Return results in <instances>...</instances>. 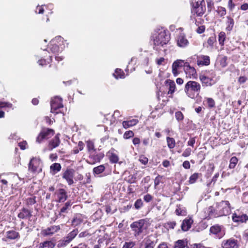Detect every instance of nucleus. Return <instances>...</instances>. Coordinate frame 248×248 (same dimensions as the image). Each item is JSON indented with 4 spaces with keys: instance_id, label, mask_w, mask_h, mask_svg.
Masks as SVG:
<instances>
[{
    "instance_id": "5",
    "label": "nucleus",
    "mask_w": 248,
    "mask_h": 248,
    "mask_svg": "<svg viewBox=\"0 0 248 248\" xmlns=\"http://www.w3.org/2000/svg\"><path fill=\"white\" fill-rule=\"evenodd\" d=\"M206 10L205 3L204 0H194L192 2L191 13L197 16H202Z\"/></svg>"
},
{
    "instance_id": "40",
    "label": "nucleus",
    "mask_w": 248,
    "mask_h": 248,
    "mask_svg": "<svg viewBox=\"0 0 248 248\" xmlns=\"http://www.w3.org/2000/svg\"><path fill=\"white\" fill-rule=\"evenodd\" d=\"M105 167L104 165H100L96 167H95L93 169V172L96 174H99L103 172L105 170Z\"/></svg>"
},
{
    "instance_id": "16",
    "label": "nucleus",
    "mask_w": 248,
    "mask_h": 248,
    "mask_svg": "<svg viewBox=\"0 0 248 248\" xmlns=\"http://www.w3.org/2000/svg\"><path fill=\"white\" fill-rule=\"evenodd\" d=\"M60 230V226H52L46 229L42 230L41 234L43 236H51Z\"/></svg>"
},
{
    "instance_id": "50",
    "label": "nucleus",
    "mask_w": 248,
    "mask_h": 248,
    "mask_svg": "<svg viewBox=\"0 0 248 248\" xmlns=\"http://www.w3.org/2000/svg\"><path fill=\"white\" fill-rule=\"evenodd\" d=\"M45 7H46V6H45ZM44 6H37L36 8L35 12L39 14H44Z\"/></svg>"
},
{
    "instance_id": "3",
    "label": "nucleus",
    "mask_w": 248,
    "mask_h": 248,
    "mask_svg": "<svg viewBox=\"0 0 248 248\" xmlns=\"http://www.w3.org/2000/svg\"><path fill=\"white\" fill-rule=\"evenodd\" d=\"M103 123L107 124H128L129 123L137 124L139 123V120L137 119V117H135V118H129V120H123V117L121 114V112L119 110H116L114 111L113 115H106Z\"/></svg>"
},
{
    "instance_id": "29",
    "label": "nucleus",
    "mask_w": 248,
    "mask_h": 248,
    "mask_svg": "<svg viewBox=\"0 0 248 248\" xmlns=\"http://www.w3.org/2000/svg\"><path fill=\"white\" fill-rule=\"evenodd\" d=\"M52 61V57L49 56L47 59H41L38 60V63L41 66H45L48 64H50Z\"/></svg>"
},
{
    "instance_id": "8",
    "label": "nucleus",
    "mask_w": 248,
    "mask_h": 248,
    "mask_svg": "<svg viewBox=\"0 0 248 248\" xmlns=\"http://www.w3.org/2000/svg\"><path fill=\"white\" fill-rule=\"evenodd\" d=\"M66 41L60 36L55 37L51 40L49 44V48L51 52L53 53H58L60 50V46H62V44L66 42Z\"/></svg>"
},
{
    "instance_id": "35",
    "label": "nucleus",
    "mask_w": 248,
    "mask_h": 248,
    "mask_svg": "<svg viewBox=\"0 0 248 248\" xmlns=\"http://www.w3.org/2000/svg\"><path fill=\"white\" fill-rule=\"evenodd\" d=\"M186 62V61L182 60H177L172 63V67L178 69L179 67H183V64Z\"/></svg>"
},
{
    "instance_id": "14",
    "label": "nucleus",
    "mask_w": 248,
    "mask_h": 248,
    "mask_svg": "<svg viewBox=\"0 0 248 248\" xmlns=\"http://www.w3.org/2000/svg\"><path fill=\"white\" fill-rule=\"evenodd\" d=\"M75 170L73 169H67L62 174V178L65 180L69 185L74 183L73 178Z\"/></svg>"
},
{
    "instance_id": "37",
    "label": "nucleus",
    "mask_w": 248,
    "mask_h": 248,
    "mask_svg": "<svg viewBox=\"0 0 248 248\" xmlns=\"http://www.w3.org/2000/svg\"><path fill=\"white\" fill-rule=\"evenodd\" d=\"M238 162V159L235 156L232 157L230 160V164L229 166V168L230 169H232L235 168L236 165Z\"/></svg>"
},
{
    "instance_id": "31",
    "label": "nucleus",
    "mask_w": 248,
    "mask_h": 248,
    "mask_svg": "<svg viewBox=\"0 0 248 248\" xmlns=\"http://www.w3.org/2000/svg\"><path fill=\"white\" fill-rule=\"evenodd\" d=\"M216 12L220 17H224V16L226 15L227 13L226 8L222 6H218L216 10Z\"/></svg>"
},
{
    "instance_id": "53",
    "label": "nucleus",
    "mask_w": 248,
    "mask_h": 248,
    "mask_svg": "<svg viewBox=\"0 0 248 248\" xmlns=\"http://www.w3.org/2000/svg\"><path fill=\"white\" fill-rule=\"evenodd\" d=\"M119 160V158L117 155L114 154H112L110 156V161L112 163H117Z\"/></svg>"
},
{
    "instance_id": "64",
    "label": "nucleus",
    "mask_w": 248,
    "mask_h": 248,
    "mask_svg": "<svg viewBox=\"0 0 248 248\" xmlns=\"http://www.w3.org/2000/svg\"><path fill=\"white\" fill-rule=\"evenodd\" d=\"M240 9L244 11L248 10V3H245L242 4L240 7Z\"/></svg>"
},
{
    "instance_id": "32",
    "label": "nucleus",
    "mask_w": 248,
    "mask_h": 248,
    "mask_svg": "<svg viewBox=\"0 0 248 248\" xmlns=\"http://www.w3.org/2000/svg\"><path fill=\"white\" fill-rule=\"evenodd\" d=\"M226 35L224 31H221L218 34V42L221 46L224 45V42L226 40Z\"/></svg>"
},
{
    "instance_id": "30",
    "label": "nucleus",
    "mask_w": 248,
    "mask_h": 248,
    "mask_svg": "<svg viewBox=\"0 0 248 248\" xmlns=\"http://www.w3.org/2000/svg\"><path fill=\"white\" fill-rule=\"evenodd\" d=\"M61 168L60 164L55 163L50 166V169L51 171L53 172V174H55L60 171Z\"/></svg>"
},
{
    "instance_id": "49",
    "label": "nucleus",
    "mask_w": 248,
    "mask_h": 248,
    "mask_svg": "<svg viewBox=\"0 0 248 248\" xmlns=\"http://www.w3.org/2000/svg\"><path fill=\"white\" fill-rule=\"evenodd\" d=\"M81 222L82 219L80 218L76 217L73 219L72 223L73 225L76 226L80 224Z\"/></svg>"
},
{
    "instance_id": "20",
    "label": "nucleus",
    "mask_w": 248,
    "mask_h": 248,
    "mask_svg": "<svg viewBox=\"0 0 248 248\" xmlns=\"http://www.w3.org/2000/svg\"><path fill=\"white\" fill-rule=\"evenodd\" d=\"M56 195L58 198L57 202H63L68 198L66 191L63 188L58 189L56 192Z\"/></svg>"
},
{
    "instance_id": "59",
    "label": "nucleus",
    "mask_w": 248,
    "mask_h": 248,
    "mask_svg": "<svg viewBox=\"0 0 248 248\" xmlns=\"http://www.w3.org/2000/svg\"><path fill=\"white\" fill-rule=\"evenodd\" d=\"M248 78L247 77H245V76H241L238 79V82L239 84H243V83H244L246 82V81L247 80Z\"/></svg>"
},
{
    "instance_id": "2",
    "label": "nucleus",
    "mask_w": 248,
    "mask_h": 248,
    "mask_svg": "<svg viewBox=\"0 0 248 248\" xmlns=\"http://www.w3.org/2000/svg\"><path fill=\"white\" fill-rule=\"evenodd\" d=\"M231 211L230 203L227 201H222L216 203V208L210 206L207 212L210 217H217L228 215Z\"/></svg>"
},
{
    "instance_id": "6",
    "label": "nucleus",
    "mask_w": 248,
    "mask_h": 248,
    "mask_svg": "<svg viewBox=\"0 0 248 248\" xmlns=\"http://www.w3.org/2000/svg\"><path fill=\"white\" fill-rule=\"evenodd\" d=\"M130 227L134 232L135 236H138L143 233L147 228V224L144 219L135 221L130 225Z\"/></svg>"
},
{
    "instance_id": "13",
    "label": "nucleus",
    "mask_w": 248,
    "mask_h": 248,
    "mask_svg": "<svg viewBox=\"0 0 248 248\" xmlns=\"http://www.w3.org/2000/svg\"><path fill=\"white\" fill-rule=\"evenodd\" d=\"M233 222L238 224L246 223L248 220V216L240 210H236L232 215Z\"/></svg>"
},
{
    "instance_id": "9",
    "label": "nucleus",
    "mask_w": 248,
    "mask_h": 248,
    "mask_svg": "<svg viewBox=\"0 0 248 248\" xmlns=\"http://www.w3.org/2000/svg\"><path fill=\"white\" fill-rule=\"evenodd\" d=\"M51 112L52 113H59L61 112V109L63 108L62 99L59 96L53 98L50 102Z\"/></svg>"
},
{
    "instance_id": "57",
    "label": "nucleus",
    "mask_w": 248,
    "mask_h": 248,
    "mask_svg": "<svg viewBox=\"0 0 248 248\" xmlns=\"http://www.w3.org/2000/svg\"><path fill=\"white\" fill-rule=\"evenodd\" d=\"M140 161L144 165H146L147 164L148 162V159L146 157L144 156H141L139 158Z\"/></svg>"
},
{
    "instance_id": "18",
    "label": "nucleus",
    "mask_w": 248,
    "mask_h": 248,
    "mask_svg": "<svg viewBox=\"0 0 248 248\" xmlns=\"http://www.w3.org/2000/svg\"><path fill=\"white\" fill-rule=\"evenodd\" d=\"M165 85L168 88V94L169 97H172L173 94L175 92L176 85L174 81L170 79H168L165 81Z\"/></svg>"
},
{
    "instance_id": "28",
    "label": "nucleus",
    "mask_w": 248,
    "mask_h": 248,
    "mask_svg": "<svg viewBox=\"0 0 248 248\" xmlns=\"http://www.w3.org/2000/svg\"><path fill=\"white\" fill-rule=\"evenodd\" d=\"M113 75L116 79L124 78H125V74L123 70L120 68L116 69Z\"/></svg>"
},
{
    "instance_id": "12",
    "label": "nucleus",
    "mask_w": 248,
    "mask_h": 248,
    "mask_svg": "<svg viewBox=\"0 0 248 248\" xmlns=\"http://www.w3.org/2000/svg\"><path fill=\"white\" fill-rule=\"evenodd\" d=\"M78 233V231L77 229H74L72 231L70 232L66 236L58 242V246L59 247H64L66 246L75 238Z\"/></svg>"
},
{
    "instance_id": "55",
    "label": "nucleus",
    "mask_w": 248,
    "mask_h": 248,
    "mask_svg": "<svg viewBox=\"0 0 248 248\" xmlns=\"http://www.w3.org/2000/svg\"><path fill=\"white\" fill-rule=\"evenodd\" d=\"M235 4L233 2L232 0H229L228 3V7L230 11H232L234 8Z\"/></svg>"
},
{
    "instance_id": "19",
    "label": "nucleus",
    "mask_w": 248,
    "mask_h": 248,
    "mask_svg": "<svg viewBox=\"0 0 248 248\" xmlns=\"http://www.w3.org/2000/svg\"><path fill=\"white\" fill-rule=\"evenodd\" d=\"M221 246L223 248H238L237 240L233 238L224 240L222 242Z\"/></svg>"
},
{
    "instance_id": "26",
    "label": "nucleus",
    "mask_w": 248,
    "mask_h": 248,
    "mask_svg": "<svg viewBox=\"0 0 248 248\" xmlns=\"http://www.w3.org/2000/svg\"><path fill=\"white\" fill-rule=\"evenodd\" d=\"M55 243L52 240L46 241L39 245V248H54Z\"/></svg>"
},
{
    "instance_id": "21",
    "label": "nucleus",
    "mask_w": 248,
    "mask_h": 248,
    "mask_svg": "<svg viewBox=\"0 0 248 248\" xmlns=\"http://www.w3.org/2000/svg\"><path fill=\"white\" fill-rule=\"evenodd\" d=\"M177 45L180 47H185L189 44L188 41L186 39L184 33H180L177 38Z\"/></svg>"
},
{
    "instance_id": "52",
    "label": "nucleus",
    "mask_w": 248,
    "mask_h": 248,
    "mask_svg": "<svg viewBox=\"0 0 248 248\" xmlns=\"http://www.w3.org/2000/svg\"><path fill=\"white\" fill-rule=\"evenodd\" d=\"M135 245L133 242H125L122 248H133Z\"/></svg>"
},
{
    "instance_id": "39",
    "label": "nucleus",
    "mask_w": 248,
    "mask_h": 248,
    "mask_svg": "<svg viewBox=\"0 0 248 248\" xmlns=\"http://www.w3.org/2000/svg\"><path fill=\"white\" fill-rule=\"evenodd\" d=\"M167 144L169 148L173 149L175 146V141L173 138L167 137Z\"/></svg>"
},
{
    "instance_id": "1",
    "label": "nucleus",
    "mask_w": 248,
    "mask_h": 248,
    "mask_svg": "<svg viewBox=\"0 0 248 248\" xmlns=\"http://www.w3.org/2000/svg\"><path fill=\"white\" fill-rule=\"evenodd\" d=\"M170 39V33L163 28L159 29L156 33L151 36V42H152L153 48L154 50L160 51L162 47H165Z\"/></svg>"
},
{
    "instance_id": "62",
    "label": "nucleus",
    "mask_w": 248,
    "mask_h": 248,
    "mask_svg": "<svg viewBox=\"0 0 248 248\" xmlns=\"http://www.w3.org/2000/svg\"><path fill=\"white\" fill-rule=\"evenodd\" d=\"M227 58L226 56H224L221 60L220 61V64L222 65V67H225L227 65Z\"/></svg>"
},
{
    "instance_id": "17",
    "label": "nucleus",
    "mask_w": 248,
    "mask_h": 248,
    "mask_svg": "<svg viewBox=\"0 0 248 248\" xmlns=\"http://www.w3.org/2000/svg\"><path fill=\"white\" fill-rule=\"evenodd\" d=\"M197 64L199 66H208L210 64V58L207 55L197 56Z\"/></svg>"
},
{
    "instance_id": "44",
    "label": "nucleus",
    "mask_w": 248,
    "mask_h": 248,
    "mask_svg": "<svg viewBox=\"0 0 248 248\" xmlns=\"http://www.w3.org/2000/svg\"><path fill=\"white\" fill-rule=\"evenodd\" d=\"M35 202L36 201L35 197H30L27 199L26 200V204L28 205H32L34 204Z\"/></svg>"
},
{
    "instance_id": "23",
    "label": "nucleus",
    "mask_w": 248,
    "mask_h": 248,
    "mask_svg": "<svg viewBox=\"0 0 248 248\" xmlns=\"http://www.w3.org/2000/svg\"><path fill=\"white\" fill-rule=\"evenodd\" d=\"M31 216V212L25 208H23L17 215L21 219H29Z\"/></svg>"
},
{
    "instance_id": "61",
    "label": "nucleus",
    "mask_w": 248,
    "mask_h": 248,
    "mask_svg": "<svg viewBox=\"0 0 248 248\" xmlns=\"http://www.w3.org/2000/svg\"><path fill=\"white\" fill-rule=\"evenodd\" d=\"M207 8L209 11H211L212 8L214 7V2L211 0H208L207 1Z\"/></svg>"
},
{
    "instance_id": "25",
    "label": "nucleus",
    "mask_w": 248,
    "mask_h": 248,
    "mask_svg": "<svg viewBox=\"0 0 248 248\" xmlns=\"http://www.w3.org/2000/svg\"><path fill=\"white\" fill-rule=\"evenodd\" d=\"M226 24V27L225 29L226 31L230 32L232 30L234 25V21L233 19L230 16H227Z\"/></svg>"
},
{
    "instance_id": "42",
    "label": "nucleus",
    "mask_w": 248,
    "mask_h": 248,
    "mask_svg": "<svg viewBox=\"0 0 248 248\" xmlns=\"http://www.w3.org/2000/svg\"><path fill=\"white\" fill-rule=\"evenodd\" d=\"M216 41V37L215 35H214L213 36H210L208 38L207 43L210 46L213 47Z\"/></svg>"
},
{
    "instance_id": "33",
    "label": "nucleus",
    "mask_w": 248,
    "mask_h": 248,
    "mask_svg": "<svg viewBox=\"0 0 248 248\" xmlns=\"http://www.w3.org/2000/svg\"><path fill=\"white\" fill-rule=\"evenodd\" d=\"M18 233L14 231H10L7 232V238L10 239H15L18 237Z\"/></svg>"
},
{
    "instance_id": "48",
    "label": "nucleus",
    "mask_w": 248,
    "mask_h": 248,
    "mask_svg": "<svg viewBox=\"0 0 248 248\" xmlns=\"http://www.w3.org/2000/svg\"><path fill=\"white\" fill-rule=\"evenodd\" d=\"M206 27L204 25H201L196 29V31L198 34H202L205 31Z\"/></svg>"
},
{
    "instance_id": "54",
    "label": "nucleus",
    "mask_w": 248,
    "mask_h": 248,
    "mask_svg": "<svg viewBox=\"0 0 248 248\" xmlns=\"http://www.w3.org/2000/svg\"><path fill=\"white\" fill-rule=\"evenodd\" d=\"M44 122L47 124H51L53 123H55V120L53 118L51 119L48 116H46L44 118Z\"/></svg>"
},
{
    "instance_id": "60",
    "label": "nucleus",
    "mask_w": 248,
    "mask_h": 248,
    "mask_svg": "<svg viewBox=\"0 0 248 248\" xmlns=\"http://www.w3.org/2000/svg\"><path fill=\"white\" fill-rule=\"evenodd\" d=\"M91 173H87L85 174L86 177V180L84 181L85 184H89L91 182Z\"/></svg>"
},
{
    "instance_id": "38",
    "label": "nucleus",
    "mask_w": 248,
    "mask_h": 248,
    "mask_svg": "<svg viewBox=\"0 0 248 248\" xmlns=\"http://www.w3.org/2000/svg\"><path fill=\"white\" fill-rule=\"evenodd\" d=\"M186 246V242L184 240H179L175 242L174 248H185Z\"/></svg>"
},
{
    "instance_id": "46",
    "label": "nucleus",
    "mask_w": 248,
    "mask_h": 248,
    "mask_svg": "<svg viewBox=\"0 0 248 248\" xmlns=\"http://www.w3.org/2000/svg\"><path fill=\"white\" fill-rule=\"evenodd\" d=\"M143 205V202L142 200L140 199H138L135 202L134 206L136 209H139Z\"/></svg>"
},
{
    "instance_id": "45",
    "label": "nucleus",
    "mask_w": 248,
    "mask_h": 248,
    "mask_svg": "<svg viewBox=\"0 0 248 248\" xmlns=\"http://www.w3.org/2000/svg\"><path fill=\"white\" fill-rule=\"evenodd\" d=\"M13 105L9 102L0 101V108H11Z\"/></svg>"
},
{
    "instance_id": "43",
    "label": "nucleus",
    "mask_w": 248,
    "mask_h": 248,
    "mask_svg": "<svg viewBox=\"0 0 248 248\" xmlns=\"http://www.w3.org/2000/svg\"><path fill=\"white\" fill-rule=\"evenodd\" d=\"M87 147L89 152L95 151L94 143L92 141L88 140L87 141Z\"/></svg>"
},
{
    "instance_id": "4",
    "label": "nucleus",
    "mask_w": 248,
    "mask_h": 248,
    "mask_svg": "<svg viewBox=\"0 0 248 248\" xmlns=\"http://www.w3.org/2000/svg\"><path fill=\"white\" fill-rule=\"evenodd\" d=\"M202 90V85L198 81L189 80L184 87V91L186 96L190 98L195 99L196 97L199 96Z\"/></svg>"
},
{
    "instance_id": "7",
    "label": "nucleus",
    "mask_w": 248,
    "mask_h": 248,
    "mask_svg": "<svg viewBox=\"0 0 248 248\" xmlns=\"http://www.w3.org/2000/svg\"><path fill=\"white\" fill-rule=\"evenodd\" d=\"M191 59L189 58L186 60V62L183 64L184 71L189 78H196L197 76V71L195 67L191 65Z\"/></svg>"
},
{
    "instance_id": "11",
    "label": "nucleus",
    "mask_w": 248,
    "mask_h": 248,
    "mask_svg": "<svg viewBox=\"0 0 248 248\" xmlns=\"http://www.w3.org/2000/svg\"><path fill=\"white\" fill-rule=\"evenodd\" d=\"M54 134L55 132L53 129L48 128H43L42 129L36 138V142L40 143L43 140L49 139L52 137Z\"/></svg>"
},
{
    "instance_id": "10",
    "label": "nucleus",
    "mask_w": 248,
    "mask_h": 248,
    "mask_svg": "<svg viewBox=\"0 0 248 248\" xmlns=\"http://www.w3.org/2000/svg\"><path fill=\"white\" fill-rule=\"evenodd\" d=\"M209 71H205L202 72L199 75V79L203 87H211L214 85L216 82L213 79V77H210L208 76V73Z\"/></svg>"
},
{
    "instance_id": "22",
    "label": "nucleus",
    "mask_w": 248,
    "mask_h": 248,
    "mask_svg": "<svg viewBox=\"0 0 248 248\" xmlns=\"http://www.w3.org/2000/svg\"><path fill=\"white\" fill-rule=\"evenodd\" d=\"M60 143V140L59 139V134H57L53 139L50 140L48 145V148L49 150H52L53 149L57 147Z\"/></svg>"
},
{
    "instance_id": "47",
    "label": "nucleus",
    "mask_w": 248,
    "mask_h": 248,
    "mask_svg": "<svg viewBox=\"0 0 248 248\" xmlns=\"http://www.w3.org/2000/svg\"><path fill=\"white\" fill-rule=\"evenodd\" d=\"M134 136V133L132 131L129 130L125 131L124 134V138L125 139H128Z\"/></svg>"
},
{
    "instance_id": "56",
    "label": "nucleus",
    "mask_w": 248,
    "mask_h": 248,
    "mask_svg": "<svg viewBox=\"0 0 248 248\" xmlns=\"http://www.w3.org/2000/svg\"><path fill=\"white\" fill-rule=\"evenodd\" d=\"M191 149L190 148H186L183 152L182 155L185 157H187L191 154Z\"/></svg>"
},
{
    "instance_id": "36",
    "label": "nucleus",
    "mask_w": 248,
    "mask_h": 248,
    "mask_svg": "<svg viewBox=\"0 0 248 248\" xmlns=\"http://www.w3.org/2000/svg\"><path fill=\"white\" fill-rule=\"evenodd\" d=\"M221 227L219 225H215L211 227L210 232L213 234H218L221 233Z\"/></svg>"
},
{
    "instance_id": "24",
    "label": "nucleus",
    "mask_w": 248,
    "mask_h": 248,
    "mask_svg": "<svg viewBox=\"0 0 248 248\" xmlns=\"http://www.w3.org/2000/svg\"><path fill=\"white\" fill-rule=\"evenodd\" d=\"M193 221L191 218H186L185 219L181 225L182 230L184 231H188L191 227Z\"/></svg>"
},
{
    "instance_id": "58",
    "label": "nucleus",
    "mask_w": 248,
    "mask_h": 248,
    "mask_svg": "<svg viewBox=\"0 0 248 248\" xmlns=\"http://www.w3.org/2000/svg\"><path fill=\"white\" fill-rule=\"evenodd\" d=\"M143 199L146 202H149L152 200L153 197L150 194H148L144 196Z\"/></svg>"
},
{
    "instance_id": "27",
    "label": "nucleus",
    "mask_w": 248,
    "mask_h": 248,
    "mask_svg": "<svg viewBox=\"0 0 248 248\" xmlns=\"http://www.w3.org/2000/svg\"><path fill=\"white\" fill-rule=\"evenodd\" d=\"M72 204V202L71 201H67L64 205V206L61 208L60 212L59 213L60 216L64 217V215H62L63 213H67V209L71 207Z\"/></svg>"
},
{
    "instance_id": "51",
    "label": "nucleus",
    "mask_w": 248,
    "mask_h": 248,
    "mask_svg": "<svg viewBox=\"0 0 248 248\" xmlns=\"http://www.w3.org/2000/svg\"><path fill=\"white\" fill-rule=\"evenodd\" d=\"M175 115V117H176V119L178 121L183 120L184 119V115H183V113H182V112H181L180 111H178L176 112Z\"/></svg>"
},
{
    "instance_id": "63",
    "label": "nucleus",
    "mask_w": 248,
    "mask_h": 248,
    "mask_svg": "<svg viewBox=\"0 0 248 248\" xmlns=\"http://www.w3.org/2000/svg\"><path fill=\"white\" fill-rule=\"evenodd\" d=\"M183 167L186 169H188L190 168V164L188 161H185L183 163Z\"/></svg>"
},
{
    "instance_id": "34",
    "label": "nucleus",
    "mask_w": 248,
    "mask_h": 248,
    "mask_svg": "<svg viewBox=\"0 0 248 248\" xmlns=\"http://www.w3.org/2000/svg\"><path fill=\"white\" fill-rule=\"evenodd\" d=\"M205 101L207 105L208 108H212L215 107L216 103L215 100L211 97H206L205 98Z\"/></svg>"
},
{
    "instance_id": "41",
    "label": "nucleus",
    "mask_w": 248,
    "mask_h": 248,
    "mask_svg": "<svg viewBox=\"0 0 248 248\" xmlns=\"http://www.w3.org/2000/svg\"><path fill=\"white\" fill-rule=\"evenodd\" d=\"M200 175L201 174L198 173H194L189 178V183L190 184H193L195 183Z\"/></svg>"
},
{
    "instance_id": "15",
    "label": "nucleus",
    "mask_w": 248,
    "mask_h": 248,
    "mask_svg": "<svg viewBox=\"0 0 248 248\" xmlns=\"http://www.w3.org/2000/svg\"><path fill=\"white\" fill-rule=\"evenodd\" d=\"M41 163L39 159L33 158L30 162L29 170L33 172L38 171V170H41Z\"/></svg>"
}]
</instances>
